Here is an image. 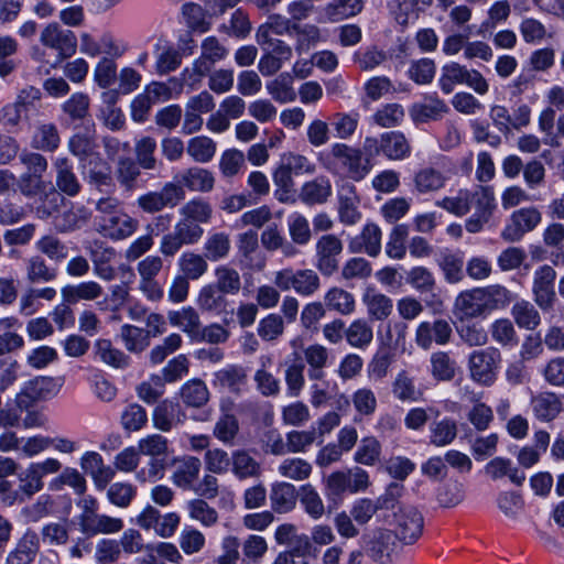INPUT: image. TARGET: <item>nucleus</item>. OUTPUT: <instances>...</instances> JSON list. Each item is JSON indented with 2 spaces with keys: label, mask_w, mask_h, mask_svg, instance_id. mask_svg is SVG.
Listing matches in <instances>:
<instances>
[{
  "label": "nucleus",
  "mask_w": 564,
  "mask_h": 564,
  "mask_svg": "<svg viewBox=\"0 0 564 564\" xmlns=\"http://www.w3.org/2000/svg\"><path fill=\"white\" fill-rule=\"evenodd\" d=\"M324 166L333 174L345 175L346 177L360 182L371 171L372 162L365 156L359 148L347 143L336 142L329 149V160Z\"/></svg>",
  "instance_id": "1"
},
{
  "label": "nucleus",
  "mask_w": 564,
  "mask_h": 564,
  "mask_svg": "<svg viewBox=\"0 0 564 564\" xmlns=\"http://www.w3.org/2000/svg\"><path fill=\"white\" fill-rule=\"evenodd\" d=\"M274 285L282 292L294 291L303 297L313 296L321 289L318 273L313 269L283 268L274 272Z\"/></svg>",
  "instance_id": "2"
},
{
  "label": "nucleus",
  "mask_w": 564,
  "mask_h": 564,
  "mask_svg": "<svg viewBox=\"0 0 564 564\" xmlns=\"http://www.w3.org/2000/svg\"><path fill=\"white\" fill-rule=\"evenodd\" d=\"M61 468V462L53 457L29 464L18 476V489L23 503L43 490L45 476L56 474Z\"/></svg>",
  "instance_id": "3"
},
{
  "label": "nucleus",
  "mask_w": 564,
  "mask_h": 564,
  "mask_svg": "<svg viewBox=\"0 0 564 564\" xmlns=\"http://www.w3.org/2000/svg\"><path fill=\"white\" fill-rule=\"evenodd\" d=\"M393 534L404 544H413L422 535L424 519L412 505H399L390 520Z\"/></svg>",
  "instance_id": "4"
},
{
  "label": "nucleus",
  "mask_w": 564,
  "mask_h": 564,
  "mask_svg": "<svg viewBox=\"0 0 564 564\" xmlns=\"http://www.w3.org/2000/svg\"><path fill=\"white\" fill-rule=\"evenodd\" d=\"M495 196L490 186L478 185L473 189L462 188L454 196H445L436 200L435 205L457 217L467 215L471 208H476Z\"/></svg>",
  "instance_id": "5"
},
{
  "label": "nucleus",
  "mask_w": 564,
  "mask_h": 564,
  "mask_svg": "<svg viewBox=\"0 0 564 564\" xmlns=\"http://www.w3.org/2000/svg\"><path fill=\"white\" fill-rule=\"evenodd\" d=\"M501 361L502 356L498 348L474 350L468 357L470 378L482 386H491L497 379Z\"/></svg>",
  "instance_id": "6"
},
{
  "label": "nucleus",
  "mask_w": 564,
  "mask_h": 564,
  "mask_svg": "<svg viewBox=\"0 0 564 564\" xmlns=\"http://www.w3.org/2000/svg\"><path fill=\"white\" fill-rule=\"evenodd\" d=\"M344 251L341 239L335 234L322 235L315 243V262L316 270L323 276H332L339 269V259Z\"/></svg>",
  "instance_id": "7"
},
{
  "label": "nucleus",
  "mask_w": 564,
  "mask_h": 564,
  "mask_svg": "<svg viewBox=\"0 0 564 564\" xmlns=\"http://www.w3.org/2000/svg\"><path fill=\"white\" fill-rule=\"evenodd\" d=\"M397 539L392 530L377 528L361 536V545L375 562L389 564L397 547Z\"/></svg>",
  "instance_id": "8"
},
{
  "label": "nucleus",
  "mask_w": 564,
  "mask_h": 564,
  "mask_svg": "<svg viewBox=\"0 0 564 564\" xmlns=\"http://www.w3.org/2000/svg\"><path fill=\"white\" fill-rule=\"evenodd\" d=\"M185 198V191L174 182H167L160 191H151L140 195L138 207L145 214L160 213L166 207H175Z\"/></svg>",
  "instance_id": "9"
},
{
  "label": "nucleus",
  "mask_w": 564,
  "mask_h": 564,
  "mask_svg": "<svg viewBox=\"0 0 564 564\" xmlns=\"http://www.w3.org/2000/svg\"><path fill=\"white\" fill-rule=\"evenodd\" d=\"M40 42L43 46L55 51L56 63L73 56L77 48V37L70 30L63 29L58 23L47 24L41 32Z\"/></svg>",
  "instance_id": "10"
},
{
  "label": "nucleus",
  "mask_w": 564,
  "mask_h": 564,
  "mask_svg": "<svg viewBox=\"0 0 564 564\" xmlns=\"http://www.w3.org/2000/svg\"><path fill=\"white\" fill-rule=\"evenodd\" d=\"M541 221L542 214L536 207L517 209L510 215L500 236L507 242H518L525 234L533 231Z\"/></svg>",
  "instance_id": "11"
},
{
  "label": "nucleus",
  "mask_w": 564,
  "mask_h": 564,
  "mask_svg": "<svg viewBox=\"0 0 564 564\" xmlns=\"http://www.w3.org/2000/svg\"><path fill=\"white\" fill-rule=\"evenodd\" d=\"M556 271L549 264L540 265L533 273L532 294L535 304L544 312L551 311L556 301Z\"/></svg>",
  "instance_id": "12"
},
{
  "label": "nucleus",
  "mask_w": 564,
  "mask_h": 564,
  "mask_svg": "<svg viewBox=\"0 0 564 564\" xmlns=\"http://www.w3.org/2000/svg\"><path fill=\"white\" fill-rule=\"evenodd\" d=\"M59 384L51 377H36L23 384L15 394L14 402L19 410H28L40 400H46L55 395Z\"/></svg>",
  "instance_id": "13"
},
{
  "label": "nucleus",
  "mask_w": 564,
  "mask_h": 564,
  "mask_svg": "<svg viewBox=\"0 0 564 564\" xmlns=\"http://www.w3.org/2000/svg\"><path fill=\"white\" fill-rule=\"evenodd\" d=\"M212 384L219 391L240 395L248 388L247 369L240 365H227L214 372Z\"/></svg>",
  "instance_id": "14"
},
{
  "label": "nucleus",
  "mask_w": 564,
  "mask_h": 564,
  "mask_svg": "<svg viewBox=\"0 0 564 564\" xmlns=\"http://www.w3.org/2000/svg\"><path fill=\"white\" fill-rule=\"evenodd\" d=\"M139 228V220L124 210L118 214L101 217L98 231L111 240H126L130 238Z\"/></svg>",
  "instance_id": "15"
},
{
  "label": "nucleus",
  "mask_w": 564,
  "mask_h": 564,
  "mask_svg": "<svg viewBox=\"0 0 564 564\" xmlns=\"http://www.w3.org/2000/svg\"><path fill=\"white\" fill-rule=\"evenodd\" d=\"M56 191L68 197H76L83 189L82 182L75 173L74 163L67 156H56L53 160Z\"/></svg>",
  "instance_id": "16"
},
{
  "label": "nucleus",
  "mask_w": 564,
  "mask_h": 564,
  "mask_svg": "<svg viewBox=\"0 0 564 564\" xmlns=\"http://www.w3.org/2000/svg\"><path fill=\"white\" fill-rule=\"evenodd\" d=\"M382 231L375 223L364 225L360 232L351 237L348 241V249L351 253H366L371 258H377L382 248Z\"/></svg>",
  "instance_id": "17"
},
{
  "label": "nucleus",
  "mask_w": 564,
  "mask_h": 564,
  "mask_svg": "<svg viewBox=\"0 0 564 564\" xmlns=\"http://www.w3.org/2000/svg\"><path fill=\"white\" fill-rule=\"evenodd\" d=\"M338 219L345 226H354L360 221L362 215L359 210L360 198L356 186L345 182L338 187Z\"/></svg>",
  "instance_id": "18"
},
{
  "label": "nucleus",
  "mask_w": 564,
  "mask_h": 564,
  "mask_svg": "<svg viewBox=\"0 0 564 564\" xmlns=\"http://www.w3.org/2000/svg\"><path fill=\"white\" fill-rule=\"evenodd\" d=\"M452 333V327L446 319L422 322L416 328L415 341L419 347L430 349L433 341L437 345H446L451 340Z\"/></svg>",
  "instance_id": "19"
},
{
  "label": "nucleus",
  "mask_w": 564,
  "mask_h": 564,
  "mask_svg": "<svg viewBox=\"0 0 564 564\" xmlns=\"http://www.w3.org/2000/svg\"><path fill=\"white\" fill-rule=\"evenodd\" d=\"M40 552V536L33 529H26L7 554L3 564H32Z\"/></svg>",
  "instance_id": "20"
},
{
  "label": "nucleus",
  "mask_w": 564,
  "mask_h": 564,
  "mask_svg": "<svg viewBox=\"0 0 564 564\" xmlns=\"http://www.w3.org/2000/svg\"><path fill=\"white\" fill-rule=\"evenodd\" d=\"M186 413L178 402L164 399L159 402L152 413L153 426L162 432H170L186 421Z\"/></svg>",
  "instance_id": "21"
},
{
  "label": "nucleus",
  "mask_w": 564,
  "mask_h": 564,
  "mask_svg": "<svg viewBox=\"0 0 564 564\" xmlns=\"http://www.w3.org/2000/svg\"><path fill=\"white\" fill-rule=\"evenodd\" d=\"M174 180L175 185H180L184 191L187 188L192 192L209 193L215 186L214 174L199 166H192L180 172Z\"/></svg>",
  "instance_id": "22"
},
{
  "label": "nucleus",
  "mask_w": 564,
  "mask_h": 564,
  "mask_svg": "<svg viewBox=\"0 0 564 564\" xmlns=\"http://www.w3.org/2000/svg\"><path fill=\"white\" fill-rule=\"evenodd\" d=\"M448 107L436 94L425 95L423 101L410 108V117L415 123L438 120L448 112Z\"/></svg>",
  "instance_id": "23"
},
{
  "label": "nucleus",
  "mask_w": 564,
  "mask_h": 564,
  "mask_svg": "<svg viewBox=\"0 0 564 564\" xmlns=\"http://www.w3.org/2000/svg\"><path fill=\"white\" fill-rule=\"evenodd\" d=\"M89 216L85 206L72 204L69 208L54 216L53 226L59 234L73 232L86 225Z\"/></svg>",
  "instance_id": "24"
},
{
  "label": "nucleus",
  "mask_w": 564,
  "mask_h": 564,
  "mask_svg": "<svg viewBox=\"0 0 564 564\" xmlns=\"http://www.w3.org/2000/svg\"><path fill=\"white\" fill-rule=\"evenodd\" d=\"M534 416L542 422H551L563 411V402L554 392H540L531 399Z\"/></svg>",
  "instance_id": "25"
},
{
  "label": "nucleus",
  "mask_w": 564,
  "mask_h": 564,
  "mask_svg": "<svg viewBox=\"0 0 564 564\" xmlns=\"http://www.w3.org/2000/svg\"><path fill=\"white\" fill-rule=\"evenodd\" d=\"M332 193L333 187L329 178L317 176L302 185L299 197L302 203L310 206L323 205L329 199Z\"/></svg>",
  "instance_id": "26"
},
{
  "label": "nucleus",
  "mask_w": 564,
  "mask_h": 564,
  "mask_svg": "<svg viewBox=\"0 0 564 564\" xmlns=\"http://www.w3.org/2000/svg\"><path fill=\"white\" fill-rule=\"evenodd\" d=\"M478 288L463 291L454 303V314L460 321L484 316Z\"/></svg>",
  "instance_id": "27"
},
{
  "label": "nucleus",
  "mask_w": 564,
  "mask_h": 564,
  "mask_svg": "<svg viewBox=\"0 0 564 564\" xmlns=\"http://www.w3.org/2000/svg\"><path fill=\"white\" fill-rule=\"evenodd\" d=\"M484 316L508 306L512 301L511 292L500 284L478 288Z\"/></svg>",
  "instance_id": "28"
},
{
  "label": "nucleus",
  "mask_w": 564,
  "mask_h": 564,
  "mask_svg": "<svg viewBox=\"0 0 564 564\" xmlns=\"http://www.w3.org/2000/svg\"><path fill=\"white\" fill-rule=\"evenodd\" d=\"M231 240L225 231H210L203 245V256L210 262H218L229 257Z\"/></svg>",
  "instance_id": "29"
},
{
  "label": "nucleus",
  "mask_w": 564,
  "mask_h": 564,
  "mask_svg": "<svg viewBox=\"0 0 564 564\" xmlns=\"http://www.w3.org/2000/svg\"><path fill=\"white\" fill-rule=\"evenodd\" d=\"M228 48L214 35L207 36L202 41L200 55L195 59L203 70H210L216 63L227 58Z\"/></svg>",
  "instance_id": "30"
},
{
  "label": "nucleus",
  "mask_w": 564,
  "mask_h": 564,
  "mask_svg": "<svg viewBox=\"0 0 564 564\" xmlns=\"http://www.w3.org/2000/svg\"><path fill=\"white\" fill-rule=\"evenodd\" d=\"M167 318L172 326L181 328L193 340H198L202 323L194 307L184 306L177 311H170Z\"/></svg>",
  "instance_id": "31"
},
{
  "label": "nucleus",
  "mask_w": 564,
  "mask_h": 564,
  "mask_svg": "<svg viewBox=\"0 0 564 564\" xmlns=\"http://www.w3.org/2000/svg\"><path fill=\"white\" fill-rule=\"evenodd\" d=\"M303 357L308 366V378L311 380H322L325 377L324 369L329 361L328 349L321 344H312L303 349Z\"/></svg>",
  "instance_id": "32"
},
{
  "label": "nucleus",
  "mask_w": 564,
  "mask_h": 564,
  "mask_svg": "<svg viewBox=\"0 0 564 564\" xmlns=\"http://www.w3.org/2000/svg\"><path fill=\"white\" fill-rule=\"evenodd\" d=\"M102 294L104 289L96 281H85L78 284H68L61 290L63 301L73 304H76L79 301H95Z\"/></svg>",
  "instance_id": "33"
},
{
  "label": "nucleus",
  "mask_w": 564,
  "mask_h": 564,
  "mask_svg": "<svg viewBox=\"0 0 564 564\" xmlns=\"http://www.w3.org/2000/svg\"><path fill=\"white\" fill-rule=\"evenodd\" d=\"M230 466L239 480L259 478L262 475L261 464L245 449L231 453Z\"/></svg>",
  "instance_id": "34"
},
{
  "label": "nucleus",
  "mask_w": 564,
  "mask_h": 564,
  "mask_svg": "<svg viewBox=\"0 0 564 564\" xmlns=\"http://www.w3.org/2000/svg\"><path fill=\"white\" fill-rule=\"evenodd\" d=\"M297 500V492L294 485L285 481L272 485L270 492L271 508L278 513L291 512Z\"/></svg>",
  "instance_id": "35"
},
{
  "label": "nucleus",
  "mask_w": 564,
  "mask_h": 564,
  "mask_svg": "<svg viewBox=\"0 0 564 564\" xmlns=\"http://www.w3.org/2000/svg\"><path fill=\"white\" fill-rule=\"evenodd\" d=\"M61 144V137L56 124L52 122L39 123L31 138V147L43 152H55Z\"/></svg>",
  "instance_id": "36"
},
{
  "label": "nucleus",
  "mask_w": 564,
  "mask_h": 564,
  "mask_svg": "<svg viewBox=\"0 0 564 564\" xmlns=\"http://www.w3.org/2000/svg\"><path fill=\"white\" fill-rule=\"evenodd\" d=\"M79 527L80 531L87 535L111 534L119 532L123 528V521L119 518L97 512L85 521L79 522Z\"/></svg>",
  "instance_id": "37"
},
{
  "label": "nucleus",
  "mask_w": 564,
  "mask_h": 564,
  "mask_svg": "<svg viewBox=\"0 0 564 564\" xmlns=\"http://www.w3.org/2000/svg\"><path fill=\"white\" fill-rule=\"evenodd\" d=\"M436 263L448 283H458L464 278V257L460 251H451L448 249L440 252Z\"/></svg>",
  "instance_id": "38"
},
{
  "label": "nucleus",
  "mask_w": 564,
  "mask_h": 564,
  "mask_svg": "<svg viewBox=\"0 0 564 564\" xmlns=\"http://www.w3.org/2000/svg\"><path fill=\"white\" fill-rule=\"evenodd\" d=\"M485 473L492 480L508 477L511 482L521 486L525 480V474L512 466V462L505 457H495L485 466Z\"/></svg>",
  "instance_id": "39"
},
{
  "label": "nucleus",
  "mask_w": 564,
  "mask_h": 564,
  "mask_svg": "<svg viewBox=\"0 0 564 564\" xmlns=\"http://www.w3.org/2000/svg\"><path fill=\"white\" fill-rule=\"evenodd\" d=\"M365 6V0H332L323 9L325 20L339 22L359 14Z\"/></svg>",
  "instance_id": "40"
},
{
  "label": "nucleus",
  "mask_w": 564,
  "mask_h": 564,
  "mask_svg": "<svg viewBox=\"0 0 564 564\" xmlns=\"http://www.w3.org/2000/svg\"><path fill=\"white\" fill-rule=\"evenodd\" d=\"M381 152L390 160H403L410 155L411 147L404 134L391 131L380 137Z\"/></svg>",
  "instance_id": "41"
},
{
  "label": "nucleus",
  "mask_w": 564,
  "mask_h": 564,
  "mask_svg": "<svg viewBox=\"0 0 564 564\" xmlns=\"http://www.w3.org/2000/svg\"><path fill=\"white\" fill-rule=\"evenodd\" d=\"M324 305L327 310L340 315H350L355 312L356 300L350 292L339 286H333L324 295Z\"/></svg>",
  "instance_id": "42"
},
{
  "label": "nucleus",
  "mask_w": 564,
  "mask_h": 564,
  "mask_svg": "<svg viewBox=\"0 0 564 564\" xmlns=\"http://www.w3.org/2000/svg\"><path fill=\"white\" fill-rule=\"evenodd\" d=\"M274 540L279 545L291 547L290 551L306 552L311 546L310 538L306 534L299 533L296 525L293 523L279 525L274 532Z\"/></svg>",
  "instance_id": "43"
},
{
  "label": "nucleus",
  "mask_w": 564,
  "mask_h": 564,
  "mask_svg": "<svg viewBox=\"0 0 564 564\" xmlns=\"http://www.w3.org/2000/svg\"><path fill=\"white\" fill-rule=\"evenodd\" d=\"M67 148L68 151L78 159L79 163H84L98 154V144L95 135L89 131L73 134L68 139Z\"/></svg>",
  "instance_id": "44"
},
{
  "label": "nucleus",
  "mask_w": 564,
  "mask_h": 564,
  "mask_svg": "<svg viewBox=\"0 0 564 564\" xmlns=\"http://www.w3.org/2000/svg\"><path fill=\"white\" fill-rule=\"evenodd\" d=\"M182 402L188 408H202L209 401V390L200 379L186 381L180 389Z\"/></svg>",
  "instance_id": "45"
},
{
  "label": "nucleus",
  "mask_w": 564,
  "mask_h": 564,
  "mask_svg": "<svg viewBox=\"0 0 564 564\" xmlns=\"http://www.w3.org/2000/svg\"><path fill=\"white\" fill-rule=\"evenodd\" d=\"M25 274L29 283L37 284L55 280L57 272L42 256L35 254L25 260Z\"/></svg>",
  "instance_id": "46"
},
{
  "label": "nucleus",
  "mask_w": 564,
  "mask_h": 564,
  "mask_svg": "<svg viewBox=\"0 0 564 564\" xmlns=\"http://www.w3.org/2000/svg\"><path fill=\"white\" fill-rule=\"evenodd\" d=\"M362 301L367 306L368 315L376 321H384L392 313V300L373 289L367 290Z\"/></svg>",
  "instance_id": "47"
},
{
  "label": "nucleus",
  "mask_w": 564,
  "mask_h": 564,
  "mask_svg": "<svg viewBox=\"0 0 564 564\" xmlns=\"http://www.w3.org/2000/svg\"><path fill=\"white\" fill-rule=\"evenodd\" d=\"M200 467L202 464L197 457H186L177 465L173 473L172 480L174 485L185 490L194 489V482L199 475Z\"/></svg>",
  "instance_id": "48"
},
{
  "label": "nucleus",
  "mask_w": 564,
  "mask_h": 564,
  "mask_svg": "<svg viewBox=\"0 0 564 564\" xmlns=\"http://www.w3.org/2000/svg\"><path fill=\"white\" fill-rule=\"evenodd\" d=\"M457 423L452 417L434 421L430 425V443L436 447H444L454 442L457 436Z\"/></svg>",
  "instance_id": "49"
},
{
  "label": "nucleus",
  "mask_w": 564,
  "mask_h": 564,
  "mask_svg": "<svg viewBox=\"0 0 564 564\" xmlns=\"http://www.w3.org/2000/svg\"><path fill=\"white\" fill-rule=\"evenodd\" d=\"M65 486L70 487L76 495H84L87 489L85 477L75 468L66 467L63 471L48 482V490L61 491Z\"/></svg>",
  "instance_id": "50"
},
{
  "label": "nucleus",
  "mask_w": 564,
  "mask_h": 564,
  "mask_svg": "<svg viewBox=\"0 0 564 564\" xmlns=\"http://www.w3.org/2000/svg\"><path fill=\"white\" fill-rule=\"evenodd\" d=\"M80 165L87 171L89 184L98 188L111 185L112 177L110 166L102 160L99 153L88 159L86 162L80 163Z\"/></svg>",
  "instance_id": "51"
},
{
  "label": "nucleus",
  "mask_w": 564,
  "mask_h": 564,
  "mask_svg": "<svg viewBox=\"0 0 564 564\" xmlns=\"http://www.w3.org/2000/svg\"><path fill=\"white\" fill-rule=\"evenodd\" d=\"M431 375L437 381H452L458 369L456 360L446 351L431 355Z\"/></svg>",
  "instance_id": "52"
},
{
  "label": "nucleus",
  "mask_w": 564,
  "mask_h": 564,
  "mask_svg": "<svg viewBox=\"0 0 564 564\" xmlns=\"http://www.w3.org/2000/svg\"><path fill=\"white\" fill-rule=\"evenodd\" d=\"M208 260L194 251H186L181 254L177 265L182 275L189 280H198L208 271Z\"/></svg>",
  "instance_id": "53"
},
{
  "label": "nucleus",
  "mask_w": 564,
  "mask_h": 564,
  "mask_svg": "<svg viewBox=\"0 0 564 564\" xmlns=\"http://www.w3.org/2000/svg\"><path fill=\"white\" fill-rule=\"evenodd\" d=\"M413 182L414 188L419 194H427L443 188L446 177L441 171L429 166L417 171Z\"/></svg>",
  "instance_id": "54"
},
{
  "label": "nucleus",
  "mask_w": 564,
  "mask_h": 564,
  "mask_svg": "<svg viewBox=\"0 0 564 564\" xmlns=\"http://www.w3.org/2000/svg\"><path fill=\"white\" fill-rule=\"evenodd\" d=\"M347 343L358 349H366L373 339L371 325L364 318H357L345 330Z\"/></svg>",
  "instance_id": "55"
},
{
  "label": "nucleus",
  "mask_w": 564,
  "mask_h": 564,
  "mask_svg": "<svg viewBox=\"0 0 564 564\" xmlns=\"http://www.w3.org/2000/svg\"><path fill=\"white\" fill-rule=\"evenodd\" d=\"M511 315L520 328L533 330L541 323L539 311L527 300L516 302L511 308Z\"/></svg>",
  "instance_id": "56"
},
{
  "label": "nucleus",
  "mask_w": 564,
  "mask_h": 564,
  "mask_svg": "<svg viewBox=\"0 0 564 564\" xmlns=\"http://www.w3.org/2000/svg\"><path fill=\"white\" fill-rule=\"evenodd\" d=\"M360 121V113L358 111L349 112H335L330 117V126L333 127L335 134L340 140L350 139Z\"/></svg>",
  "instance_id": "57"
},
{
  "label": "nucleus",
  "mask_w": 564,
  "mask_h": 564,
  "mask_svg": "<svg viewBox=\"0 0 564 564\" xmlns=\"http://www.w3.org/2000/svg\"><path fill=\"white\" fill-rule=\"evenodd\" d=\"M216 150V142L206 135L189 139L186 147L187 154L197 163L210 162L215 156Z\"/></svg>",
  "instance_id": "58"
},
{
  "label": "nucleus",
  "mask_w": 564,
  "mask_h": 564,
  "mask_svg": "<svg viewBox=\"0 0 564 564\" xmlns=\"http://www.w3.org/2000/svg\"><path fill=\"white\" fill-rule=\"evenodd\" d=\"M140 165L130 156H122L116 166V177L119 184L128 192L137 187V181L141 175Z\"/></svg>",
  "instance_id": "59"
},
{
  "label": "nucleus",
  "mask_w": 564,
  "mask_h": 564,
  "mask_svg": "<svg viewBox=\"0 0 564 564\" xmlns=\"http://www.w3.org/2000/svg\"><path fill=\"white\" fill-rule=\"evenodd\" d=\"M291 30L296 35L295 51L301 54L310 51L321 42V30L315 24L292 23Z\"/></svg>",
  "instance_id": "60"
},
{
  "label": "nucleus",
  "mask_w": 564,
  "mask_h": 564,
  "mask_svg": "<svg viewBox=\"0 0 564 564\" xmlns=\"http://www.w3.org/2000/svg\"><path fill=\"white\" fill-rule=\"evenodd\" d=\"M300 503L304 512L315 521L322 519L325 514L326 508L322 497L315 488L308 484L301 487Z\"/></svg>",
  "instance_id": "61"
},
{
  "label": "nucleus",
  "mask_w": 564,
  "mask_h": 564,
  "mask_svg": "<svg viewBox=\"0 0 564 564\" xmlns=\"http://www.w3.org/2000/svg\"><path fill=\"white\" fill-rule=\"evenodd\" d=\"M180 215L200 226V224H208L210 221L213 207L206 199L196 197L180 208Z\"/></svg>",
  "instance_id": "62"
},
{
  "label": "nucleus",
  "mask_w": 564,
  "mask_h": 564,
  "mask_svg": "<svg viewBox=\"0 0 564 564\" xmlns=\"http://www.w3.org/2000/svg\"><path fill=\"white\" fill-rule=\"evenodd\" d=\"M467 67L456 62L445 64L441 69L438 86L445 95L453 93L456 85L465 84Z\"/></svg>",
  "instance_id": "63"
},
{
  "label": "nucleus",
  "mask_w": 564,
  "mask_h": 564,
  "mask_svg": "<svg viewBox=\"0 0 564 564\" xmlns=\"http://www.w3.org/2000/svg\"><path fill=\"white\" fill-rule=\"evenodd\" d=\"M36 250L50 260L61 262L68 256V248L54 234L42 236L35 243Z\"/></svg>",
  "instance_id": "64"
}]
</instances>
